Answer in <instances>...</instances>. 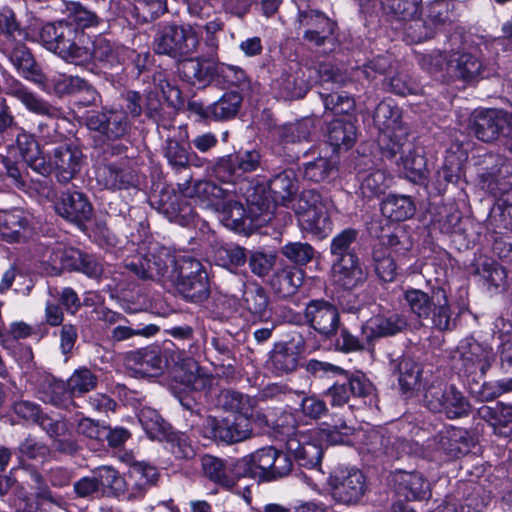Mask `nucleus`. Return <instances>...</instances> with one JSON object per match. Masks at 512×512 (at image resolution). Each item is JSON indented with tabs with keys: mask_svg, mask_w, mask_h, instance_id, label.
Listing matches in <instances>:
<instances>
[{
	"mask_svg": "<svg viewBox=\"0 0 512 512\" xmlns=\"http://www.w3.org/2000/svg\"><path fill=\"white\" fill-rule=\"evenodd\" d=\"M130 272L143 280L167 278L186 300L201 303L208 299V275L201 262L191 256H174L156 242L142 241L130 254Z\"/></svg>",
	"mask_w": 512,
	"mask_h": 512,
	"instance_id": "f257e3e1",
	"label": "nucleus"
},
{
	"mask_svg": "<svg viewBox=\"0 0 512 512\" xmlns=\"http://www.w3.org/2000/svg\"><path fill=\"white\" fill-rule=\"evenodd\" d=\"M39 41L48 51L70 64H80L88 56L90 37L67 20L44 24L39 31Z\"/></svg>",
	"mask_w": 512,
	"mask_h": 512,
	"instance_id": "f03ea898",
	"label": "nucleus"
},
{
	"mask_svg": "<svg viewBox=\"0 0 512 512\" xmlns=\"http://www.w3.org/2000/svg\"><path fill=\"white\" fill-rule=\"evenodd\" d=\"M403 297L410 311L419 319L429 321L432 328L449 331L455 327L448 294L442 286H433L430 292L408 288Z\"/></svg>",
	"mask_w": 512,
	"mask_h": 512,
	"instance_id": "7ed1b4c3",
	"label": "nucleus"
},
{
	"mask_svg": "<svg viewBox=\"0 0 512 512\" xmlns=\"http://www.w3.org/2000/svg\"><path fill=\"white\" fill-rule=\"evenodd\" d=\"M423 403L429 411L444 414L448 419L466 417L472 408L467 397L455 385L440 380L433 381L425 389Z\"/></svg>",
	"mask_w": 512,
	"mask_h": 512,
	"instance_id": "20e7f679",
	"label": "nucleus"
},
{
	"mask_svg": "<svg viewBox=\"0 0 512 512\" xmlns=\"http://www.w3.org/2000/svg\"><path fill=\"white\" fill-rule=\"evenodd\" d=\"M301 228L316 237L325 238L332 230L327 201L314 190H304L294 206Z\"/></svg>",
	"mask_w": 512,
	"mask_h": 512,
	"instance_id": "39448f33",
	"label": "nucleus"
},
{
	"mask_svg": "<svg viewBox=\"0 0 512 512\" xmlns=\"http://www.w3.org/2000/svg\"><path fill=\"white\" fill-rule=\"evenodd\" d=\"M373 119L381 132L379 145L383 157L389 159L396 157L405 146L408 137V130L400 121L398 109L382 101L377 105Z\"/></svg>",
	"mask_w": 512,
	"mask_h": 512,
	"instance_id": "423d86ee",
	"label": "nucleus"
},
{
	"mask_svg": "<svg viewBox=\"0 0 512 512\" xmlns=\"http://www.w3.org/2000/svg\"><path fill=\"white\" fill-rule=\"evenodd\" d=\"M87 54V58L77 66H83L94 71L92 66H95L96 62L101 63L104 68L111 70L106 73L111 78L112 85L115 88H123L121 92L123 95L128 83V74H126L125 67L121 63L119 48L105 37L99 36L92 42V49L87 44Z\"/></svg>",
	"mask_w": 512,
	"mask_h": 512,
	"instance_id": "0eeeda50",
	"label": "nucleus"
},
{
	"mask_svg": "<svg viewBox=\"0 0 512 512\" xmlns=\"http://www.w3.org/2000/svg\"><path fill=\"white\" fill-rule=\"evenodd\" d=\"M200 42V32L192 25H165L155 37V51L173 58L194 53Z\"/></svg>",
	"mask_w": 512,
	"mask_h": 512,
	"instance_id": "6e6552de",
	"label": "nucleus"
},
{
	"mask_svg": "<svg viewBox=\"0 0 512 512\" xmlns=\"http://www.w3.org/2000/svg\"><path fill=\"white\" fill-rule=\"evenodd\" d=\"M328 483L333 500L347 506L360 503L367 490L366 478L357 468L335 470Z\"/></svg>",
	"mask_w": 512,
	"mask_h": 512,
	"instance_id": "1a4fd4ad",
	"label": "nucleus"
},
{
	"mask_svg": "<svg viewBox=\"0 0 512 512\" xmlns=\"http://www.w3.org/2000/svg\"><path fill=\"white\" fill-rule=\"evenodd\" d=\"M262 156L256 149L240 150L219 158L213 166V174L219 181L234 185L247 173L256 171Z\"/></svg>",
	"mask_w": 512,
	"mask_h": 512,
	"instance_id": "9d476101",
	"label": "nucleus"
},
{
	"mask_svg": "<svg viewBox=\"0 0 512 512\" xmlns=\"http://www.w3.org/2000/svg\"><path fill=\"white\" fill-rule=\"evenodd\" d=\"M6 93L20 101L27 110L40 116H46L45 121L38 123V129L43 137H50V131H55V119L59 110L51 106L43 98L31 91L17 79L7 81Z\"/></svg>",
	"mask_w": 512,
	"mask_h": 512,
	"instance_id": "9b49d317",
	"label": "nucleus"
},
{
	"mask_svg": "<svg viewBox=\"0 0 512 512\" xmlns=\"http://www.w3.org/2000/svg\"><path fill=\"white\" fill-rule=\"evenodd\" d=\"M155 91L150 89V86L143 89V91H133L130 96V114L137 116L141 113L143 107L148 112L156 111L159 103L157 97L160 92L167 101V103L173 107H176L181 103V91L179 88L171 84L167 79L162 78V75L154 77Z\"/></svg>",
	"mask_w": 512,
	"mask_h": 512,
	"instance_id": "f8f14e48",
	"label": "nucleus"
},
{
	"mask_svg": "<svg viewBox=\"0 0 512 512\" xmlns=\"http://www.w3.org/2000/svg\"><path fill=\"white\" fill-rule=\"evenodd\" d=\"M497 164L479 175L482 189L488 191L493 197L498 198L499 206L503 208V216L506 214L512 219V201L510 194L512 191V173L502 161L497 158ZM512 229V221L510 222Z\"/></svg>",
	"mask_w": 512,
	"mask_h": 512,
	"instance_id": "ddd939ff",
	"label": "nucleus"
},
{
	"mask_svg": "<svg viewBox=\"0 0 512 512\" xmlns=\"http://www.w3.org/2000/svg\"><path fill=\"white\" fill-rule=\"evenodd\" d=\"M306 323L324 338L336 335L340 326L338 308L324 299L311 300L305 308Z\"/></svg>",
	"mask_w": 512,
	"mask_h": 512,
	"instance_id": "4468645a",
	"label": "nucleus"
},
{
	"mask_svg": "<svg viewBox=\"0 0 512 512\" xmlns=\"http://www.w3.org/2000/svg\"><path fill=\"white\" fill-rule=\"evenodd\" d=\"M297 29L302 31L303 39L315 46H322L334 34L336 22L324 13L306 9L299 10L297 17Z\"/></svg>",
	"mask_w": 512,
	"mask_h": 512,
	"instance_id": "2eb2a0df",
	"label": "nucleus"
},
{
	"mask_svg": "<svg viewBox=\"0 0 512 512\" xmlns=\"http://www.w3.org/2000/svg\"><path fill=\"white\" fill-rule=\"evenodd\" d=\"M54 209L57 215L79 228L84 226L93 214V207L88 198L78 191L62 192L54 202Z\"/></svg>",
	"mask_w": 512,
	"mask_h": 512,
	"instance_id": "dca6fc26",
	"label": "nucleus"
},
{
	"mask_svg": "<svg viewBox=\"0 0 512 512\" xmlns=\"http://www.w3.org/2000/svg\"><path fill=\"white\" fill-rule=\"evenodd\" d=\"M53 173L59 183L67 184L80 172L84 155L82 150L73 144H62L51 153Z\"/></svg>",
	"mask_w": 512,
	"mask_h": 512,
	"instance_id": "f3484780",
	"label": "nucleus"
},
{
	"mask_svg": "<svg viewBox=\"0 0 512 512\" xmlns=\"http://www.w3.org/2000/svg\"><path fill=\"white\" fill-rule=\"evenodd\" d=\"M451 70L459 79L466 82L490 78L498 74V68L493 63H485L478 55L470 52L453 54Z\"/></svg>",
	"mask_w": 512,
	"mask_h": 512,
	"instance_id": "a211bd4d",
	"label": "nucleus"
},
{
	"mask_svg": "<svg viewBox=\"0 0 512 512\" xmlns=\"http://www.w3.org/2000/svg\"><path fill=\"white\" fill-rule=\"evenodd\" d=\"M74 247H67L58 241L45 239L39 241L34 253L44 269L50 275H60L62 271L68 270Z\"/></svg>",
	"mask_w": 512,
	"mask_h": 512,
	"instance_id": "6ab92c4d",
	"label": "nucleus"
},
{
	"mask_svg": "<svg viewBox=\"0 0 512 512\" xmlns=\"http://www.w3.org/2000/svg\"><path fill=\"white\" fill-rule=\"evenodd\" d=\"M462 368L467 374L485 375L489 370L494 354L490 347L480 344L474 339H466L458 347Z\"/></svg>",
	"mask_w": 512,
	"mask_h": 512,
	"instance_id": "aec40b11",
	"label": "nucleus"
},
{
	"mask_svg": "<svg viewBox=\"0 0 512 512\" xmlns=\"http://www.w3.org/2000/svg\"><path fill=\"white\" fill-rule=\"evenodd\" d=\"M22 39H24V33L21 38L16 36V40H8L11 42V47H7L9 60L23 78L36 85H42L45 75L30 50L21 43Z\"/></svg>",
	"mask_w": 512,
	"mask_h": 512,
	"instance_id": "412c9836",
	"label": "nucleus"
},
{
	"mask_svg": "<svg viewBox=\"0 0 512 512\" xmlns=\"http://www.w3.org/2000/svg\"><path fill=\"white\" fill-rule=\"evenodd\" d=\"M275 448L265 447L238 459V473L258 481H272Z\"/></svg>",
	"mask_w": 512,
	"mask_h": 512,
	"instance_id": "4be33fe9",
	"label": "nucleus"
},
{
	"mask_svg": "<svg viewBox=\"0 0 512 512\" xmlns=\"http://www.w3.org/2000/svg\"><path fill=\"white\" fill-rule=\"evenodd\" d=\"M181 191L183 196L193 199L203 208H218L230 195L237 193L236 189L223 188L208 180L196 181Z\"/></svg>",
	"mask_w": 512,
	"mask_h": 512,
	"instance_id": "5701e85b",
	"label": "nucleus"
},
{
	"mask_svg": "<svg viewBox=\"0 0 512 512\" xmlns=\"http://www.w3.org/2000/svg\"><path fill=\"white\" fill-rule=\"evenodd\" d=\"M38 86L43 91L57 96L85 92L89 97V102H93L96 96V91L86 80L79 76L67 75L65 73L45 75V81L42 85Z\"/></svg>",
	"mask_w": 512,
	"mask_h": 512,
	"instance_id": "b1692460",
	"label": "nucleus"
},
{
	"mask_svg": "<svg viewBox=\"0 0 512 512\" xmlns=\"http://www.w3.org/2000/svg\"><path fill=\"white\" fill-rule=\"evenodd\" d=\"M34 484L36 498L50 503H58L60 497L52 492L47 482L52 487L63 488L70 484L71 472L63 467H54L46 472L45 476L36 470L30 474Z\"/></svg>",
	"mask_w": 512,
	"mask_h": 512,
	"instance_id": "393cba45",
	"label": "nucleus"
},
{
	"mask_svg": "<svg viewBox=\"0 0 512 512\" xmlns=\"http://www.w3.org/2000/svg\"><path fill=\"white\" fill-rule=\"evenodd\" d=\"M217 64L214 58H207L204 55L189 58L182 61L178 71L183 80L187 83L206 87L216 76Z\"/></svg>",
	"mask_w": 512,
	"mask_h": 512,
	"instance_id": "a878e982",
	"label": "nucleus"
},
{
	"mask_svg": "<svg viewBox=\"0 0 512 512\" xmlns=\"http://www.w3.org/2000/svg\"><path fill=\"white\" fill-rule=\"evenodd\" d=\"M201 465L204 475L209 480L227 489L233 488L236 482L243 477L238 473V460L229 462L205 455L201 459Z\"/></svg>",
	"mask_w": 512,
	"mask_h": 512,
	"instance_id": "bb28decb",
	"label": "nucleus"
},
{
	"mask_svg": "<svg viewBox=\"0 0 512 512\" xmlns=\"http://www.w3.org/2000/svg\"><path fill=\"white\" fill-rule=\"evenodd\" d=\"M396 492L408 501L424 500L430 497V483L418 472L396 471L392 476Z\"/></svg>",
	"mask_w": 512,
	"mask_h": 512,
	"instance_id": "cd10ccee",
	"label": "nucleus"
},
{
	"mask_svg": "<svg viewBox=\"0 0 512 512\" xmlns=\"http://www.w3.org/2000/svg\"><path fill=\"white\" fill-rule=\"evenodd\" d=\"M438 449L450 457L466 455L474 444L469 431L460 427H446L436 436Z\"/></svg>",
	"mask_w": 512,
	"mask_h": 512,
	"instance_id": "c85d7f7f",
	"label": "nucleus"
},
{
	"mask_svg": "<svg viewBox=\"0 0 512 512\" xmlns=\"http://www.w3.org/2000/svg\"><path fill=\"white\" fill-rule=\"evenodd\" d=\"M311 68H297L292 72L283 73L276 81L278 94L285 100L299 99L310 89Z\"/></svg>",
	"mask_w": 512,
	"mask_h": 512,
	"instance_id": "c756f323",
	"label": "nucleus"
},
{
	"mask_svg": "<svg viewBox=\"0 0 512 512\" xmlns=\"http://www.w3.org/2000/svg\"><path fill=\"white\" fill-rule=\"evenodd\" d=\"M300 360V351L292 342L276 343L270 352L269 369L276 376H283L294 372Z\"/></svg>",
	"mask_w": 512,
	"mask_h": 512,
	"instance_id": "7c9ffc66",
	"label": "nucleus"
},
{
	"mask_svg": "<svg viewBox=\"0 0 512 512\" xmlns=\"http://www.w3.org/2000/svg\"><path fill=\"white\" fill-rule=\"evenodd\" d=\"M29 220L19 209L0 210V238L7 243H19L28 237Z\"/></svg>",
	"mask_w": 512,
	"mask_h": 512,
	"instance_id": "2f4dec72",
	"label": "nucleus"
},
{
	"mask_svg": "<svg viewBox=\"0 0 512 512\" xmlns=\"http://www.w3.org/2000/svg\"><path fill=\"white\" fill-rule=\"evenodd\" d=\"M252 434L250 418L244 415H233L218 422L214 427V435L221 441L232 444L248 439Z\"/></svg>",
	"mask_w": 512,
	"mask_h": 512,
	"instance_id": "473e14b6",
	"label": "nucleus"
},
{
	"mask_svg": "<svg viewBox=\"0 0 512 512\" xmlns=\"http://www.w3.org/2000/svg\"><path fill=\"white\" fill-rule=\"evenodd\" d=\"M38 398L47 404L57 408L71 410L76 407L70 389L61 380L47 377L37 390Z\"/></svg>",
	"mask_w": 512,
	"mask_h": 512,
	"instance_id": "72a5a7b5",
	"label": "nucleus"
},
{
	"mask_svg": "<svg viewBox=\"0 0 512 512\" xmlns=\"http://www.w3.org/2000/svg\"><path fill=\"white\" fill-rule=\"evenodd\" d=\"M332 275L334 282L347 290L357 287L366 278L357 256L333 260Z\"/></svg>",
	"mask_w": 512,
	"mask_h": 512,
	"instance_id": "f704fd0d",
	"label": "nucleus"
},
{
	"mask_svg": "<svg viewBox=\"0 0 512 512\" xmlns=\"http://www.w3.org/2000/svg\"><path fill=\"white\" fill-rule=\"evenodd\" d=\"M406 326V319L399 314L387 317L377 316L362 325V335L366 343H370L376 338L393 336L405 329Z\"/></svg>",
	"mask_w": 512,
	"mask_h": 512,
	"instance_id": "c9c22d12",
	"label": "nucleus"
},
{
	"mask_svg": "<svg viewBox=\"0 0 512 512\" xmlns=\"http://www.w3.org/2000/svg\"><path fill=\"white\" fill-rule=\"evenodd\" d=\"M391 370L397 375L401 389L405 392L419 388L422 368L412 357L402 355L390 361Z\"/></svg>",
	"mask_w": 512,
	"mask_h": 512,
	"instance_id": "e433bc0d",
	"label": "nucleus"
},
{
	"mask_svg": "<svg viewBox=\"0 0 512 512\" xmlns=\"http://www.w3.org/2000/svg\"><path fill=\"white\" fill-rule=\"evenodd\" d=\"M397 154H401L400 162H397L399 167H402L405 176L414 183H420L427 179L428 169L426 158L414 150L413 146L406 138V144L403 149Z\"/></svg>",
	"mask_w": 512,
	"mask_h": 512,
	"instance_id": "4c0bfd02",
	"label": "nucleus"
},
{
	"mask_svg": "<svg viewBox=\"0 0 512 512\" xmlns=\"http://www.w3.org/2000/svg\"><path fill=\"white\" fill-rule=\"evenodd\" d=\"M50 438L57 442L56 448L62 452L72 453L76 450V444L73 441H62L68 432V423L63 417H52L42 413L36 423Z\"/></svg>",
	"mask_w": 512,
	"mask_h": 512,
	"instance_id": "58836bf2",
	"label": "nucleus"
},
{
	"mask_svg": "<svg viewBox=\"0 0 512 512\" xmlns=\"http://www.w3.org/2000/svg\"><path fill=\"white\" fill-rule=\"evenodd\" d=\"M156 467L146 462H130V497H140L158 480Z\"/></svg>",
	"mask_w": 512,
	"mask_h": 512,
	"instance_id": "ea45409f",
	"label": "nucleus"
},
{
	"mask_svg": "<svg viewBox=\"0 0 512 512\" xmlns=\"http://www.w3.org/2000/svg\"><path fill=\"white\" fill-rule=\"evenodd\" d=\"M381 212L391 221L400 222L411 218L416 206L409 196L390 194L382 201Z\"/></svg>",
	"mask_w": 512,
	"mask_h": 512,
	"instance_id": "a19ab883",
	"label": "nucleus"
},
{
	"mask_svg": "<svg viewBox=\"0 0 512 512\" xmlns=\"http://www.w3.org/2000/svg\"><path fill=\"white\" fill-rule=\"evenodd\" d=\"M245 309L260 321H267L271 317L269 299L263 287L253 284L248 286L243 294Z\"/></svg>",
	"mask_w": 512,
	"mask_h": 512,
	"instance_id": "79ce46f5",
	"label": "nucleus"
},
{
	"mask_svg": "<svg viewBox=\"0 0 512 512\" xmlns=\"http://www.w3.org/2000/svg\"><path fill=\"white\" fill-rule=\"evenodd\" d=\"M287 448L293 453L295 460L300 466L315 468L320 465L323 455L322 447L313 442H300L290 439Z\"/></svg>",
	"mask_w": 512,
	"mask_h": 512,
	"instance_id": "37998d69",
	"label": "nucleus"
},
{
	"mask_svg": "<svg viewBox=\"0 0 512 512\" xmlns=\"http://www.w3.org/2000/svg\"><path fill=\"white\" fill-rule=\"evenodd\" d=\"M328 143L334 149H350L356 140V127L350 121L333 120L327 129Z\"/></svg>",
	"mask_w": 512,
	"mask_h": 512,
	"instance_id": "c03bdc74",
	"label": "nucleus"
},
{
	"mask_svg": "<svg viewBox=\"0 0 512 512\" xmlns=\"http://www.w3.org/2000/svg\"><path fill=\"white\" fill-rule=\"evenodd\" d=\"M217 403L224 410L231 411L236 415L250 417L256 400L234 390H222L218 395Z\"/></svg>",
	"mask_w": 512,
	"mask_h": 512,
	"instance_id": "a18cd8bd",
	"label": "nucleus"
},
{
	"mask_svg": "<svg viewBox=\"0 0 512 512\" xmlns=\"http://www.w3.org/2000/svg\"><path fill=\"white\" fill-rule=\"evenodd\" d=\"M303 271L297 268L279 270L272 278L271 285L275 293L286 298L294 295L303 283Z\"/></svg>",
	"mask_w": 512,
	"mask_h": 512,
	"instance_id": "49530a36",
	"label": "nucleus"
},
{
	"mask_svg": "<svg viewBox=\"0 0 512 512\" xmlns=\"http://www.w3.org/2000/svg\"><path fill=\"white\" fill-rule=\"evenodd\" d=\"M137 418L145 433L152 440L163 441L171 429V426L159 413L150 407L141 408L137 413Z\"/></svg>",
	"mask_w": 512,
	"mask_h": 512,
	"instance_id": "de8ad7c7",
	"label": "nucleus"
},
{
	"mask_svg": "<svg viewBox=\"0 0 512 512\" xmlns=\"http://www.w3.org/2000/svg\"><path fill=\"white\" fill-rule=\"evenodd\" d=\"M421 2L422 0H382L381 7L391 21L402 23L419 15Z\"/></svg>",
	"mask_w": 512,
	"mask_h": 512,
	"instance_id": "09e8293b",
	"label": "nucleus"
},
{
	"mask_svg": "<svg viewBox=\"0 0 512 512\" xmlns=\"http://www.w3.org/2000/svg\"><path fill=\"white\" fill-rule=\"evenodd\" d=\"M242 100L241 94L236 91L225 92L209 105L211 120L226 121L234 118L240 110Z\"/></svg>",
	"mask_w": 512,
	"mask_h": 512,
	"instance_id": "8fccbe9b",
	"label": "nucleus"
},
{
	"mask_svg": "<svg viewBox=\"0 0 512 512\" xmlns=\"http://www.w3.org/2000/svg\"><path fill=\"white\" fill-rule=\"evenodd\" d=\"M68 271L80 272L90 279L99 280L103 274V265L98 258L78 248L71 252Z\"/></svg>",
	"mask_w": 512,
	"mask_h": 512,
	"instance_id": "3c124183",
	"label": "nucleus"
},
{
	"mask_svg": "<svg viewBox=\"0 0 512 512\" xmlns=\"http://www.w3.org/2000/svg\"><path fill=\"white\" fill-rule=\"evenodd\" d=\"M99 489L108 496L120 497L123 494L125 481L111 466H100L93 470Z\"/></svg>",
	"mask_w": 512,
	"mask_h": 512,
	"instance_id": "603ef678",
	"label": "nucleus"
},
{
	"mask_svg": "<svg viewBox=\"0 0 512 512\" xmlns=\"http://www.w3.org/2000/svg\"><path fill=\"white\" fill-rule=\"evenodd\" d=\"M359 190L364 198L377 197L388 188L390 179L383 170H370L363 173L360 178Z\"/></svg>",
	"mask_w": 512,
	"mask_h": 512,
	"instance_id": "864d4df0",
	"label": "nucleus"
},
{
	"mask_svg": "<svg viewBox=\"0 0 512 512\" xmlns=\"http://www.w3.org/2000/svg\"><path fill=\"white\" fill-rule=\"evenodd\" d=\"M128 174L118 164L109 163L99 167L96 179L100 185L110 190H123L128 188Z\"/></svg>",
	"mask_w": 512,
	"mask_h": 512,
	"instance_id": "5fc2aeb1",
	"label": "nucleus"
},
{
	"mask_svg": "<svg viewBox=\"0 0 512 512\" xmlns=\"http://www.w3.org/2000/svg\"><path fill=\"white\" fill-rule=\"evenodd\" d=\"M314 130L311 119H303L296 123L285 124L277 128L276 134L282 143H297L308 141Z\"/></svg>",
	"mask_w": 512,
	"mask_h": 512,
	"instance_id": "6e6d98bb",
	"label": "nucleus"
},
{
	"mask_svg": "<svg viewBox=\"0 0 512 512\" xmlns=\"http://www.w3.org/2000/svg\"><path fill=\"white\" fill-rule=\"evenodd\" d=\"M452 8L449 0H435L427 7L424 16L436 33L452 23Z\"/></svg>",
	"mask_w": 512,
	"mask_h": 512,
	"instance_id": "4d7b16f0",
	"label": "nucleus"
},
{
	"mask_svg": "<svg viewBox=\"0 0 512 512\" xmlns=\"http://www.w3.org/2000/svg\"><path fill=\"white\" fill-rule=\"evenodd\" d=\"M269 190L276 200H289L297 190V180L293 170H285L269 181Z\"/></svg>",
	"mask_w": 512,
	"mask_h": 512,
	"instance_id": "13d9d810",
	"label": "nucleus"
},
{
	"mask_svg": "<svg viewBox=\"0 0 512 512\" xmlns=\"http://www.w3.org/2000/svg\"><path fill=\"white\" fill-rule=\"evenodd\" d=\"M163 441L170 444L171 452L179 459H192L196 456L197 447L185 433L175 432L171 428Z\"/></svg>",
	"mask_w": 512,
	"mask_h": 512,
	"instance_id": "bf43d9fd",
	"label": "nucleus"
},
{
	"mask_svg": "<svg viewBox=\"0 0 512 512\" xmlns=\"http://www.w3.org/2000/svg\"><path fill=\"white\" fill-rule=\"evenodd\" d=\"M97 376L88 368L80 367L71 374L67 380V386L72 396H80L96 388Z\"/></svg>",
	"mask_w": 512,
	"mask_h": 512,
	"instance_id": "052dcab7",
	"label": "nucleus"
},
{
	"mask_svg": "<svg viewBox=\"0 0 512 512\" xmlns=\"http://www.w3.org/2000/svg\"><path fill=\"white\" fill-rule=\"evenodd\" d=\"M453 55L448 57L447 53L442 50H432L428 53L417 55L419 65L430 73H437L445 69H451L453 64Z\"/></svg>",
	"mask_w": 512,
	"mask_h": 512,
	"instance_id": "680f3d73",
	"label": "nucleus"
},
{
	"mask_svg": "<svg viewBox=\"0 0 512 512\" xmlns=\"http://www.w3.org/2000/svg\"><path fill=\"white\" fill-rule=\"evenodd\" d=\"M358 231L353 228H347L337 234L331 242L330 252L334 260L349 256H356L352 251V245L356 242Z\"/></svg>",
	"mask_w": 512,
	"mask_h": 512,
	"instance_id": "e2e57ef3",
	"label": "nucleus"
},
{
	"mask_svg": "<svg viewBox=\"0 0 512 512\" xmlns=\"http://www.w3.org/2000/svg\"><path fill=\"white\" fill-rule=\"evenodd\" d=\"M335 170V164L328 158L318 157L312 162L303 166V176L305 179L320 183L328 179Z\"/></svg>",
	"mask_w": 512,
	"mask_h": 512,
	"instance_id": "0e129e2a",
	"label": "nucleus"
},
{
	"mask_svg": "<svg viewBox=\"0 0 512 512\" xmlns=\"http://www.w3.org/2000/svg\"><path fill=\"white\" fill-rule=\"evenodd\" d=\"M281 253L296 265H306L314 258L315 250L307 242H289L282 246Z\"/></svg>",
	"mask_w": 512,
	"mask_h": 512,
	"instance_id": "69168bd1",
	"label": "nucleus"
},
{
	"mask_svg": "<svg viewBox=\"0 0 512 512\" xmlns=\"http://www.w3.org/2000/svg\"><path fill=\"white\" fill-rule=\"evenodd\" d=\"M219 264L229 269L238 268L247 261L245 249L237 245H225L216 250Z\"/></svg>",
	"mask_w": 512,
	"mask_h": 512,
	"instance_id": "338daca9",
	"label": "nucleus"
},
{
	"mask_svg": "<svg viewBox=\"0 0 512 512\" xmlns=\"http://www.w3.org/2000/svg\"><path fill=\"white\" fill-rule=\"evenodd\" d=\"M106 138L115 140L123 137L128 131V114L123 108H111L107 113Z\"/></svg>",
	"mask_w": 512,
	"mask_h": 512,
	"instance_id": "774afa93",
	"label": "nucleus"
}]
</instances>
